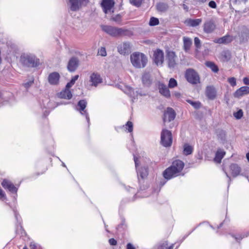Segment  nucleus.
Instances as JSON below:
<instances>
[{
  "instance_id": "f257e3e1",
  "label": "nucleus",
  "mask_w": 249,
  "mask_h": 249,
  "mask_svg": "<svg viewBox=\"0 0 249 249\" xmlns=\"http://www.w3.org/2000/svg\"><path fill=\"white\" fill-rule=\"evenodd\" d=\"M184 166L183 162L178 160H176L173 162L171 166L164 170L162 174L163 176L166 179H170L177 177L180 175Z\"/></svg>"
},
{
  "instance_id": "f03ea898",
  "label": "nucleus",
  "mask_w": 249,
  "mask_h": 249,
  "mask_svg": "<svg viewBox=\"0 0 249 249\" xmlns=\"http://www.w3.org/2000/svg\"><path fill=\"white\" fill-rule=\"evenodd\" d=\"M130 61L132 65L136 68H143L147 62V58L142 53L135 52L130 55Z\"/></svg>"
},
{
  "instance_id": "7ed1b4c3",
  "label": "nucleus",
  "mask_w": 249,
  "mask_h": 249,
  "mask_svg": "<svg viewBox=\"0 0 249 249\" xmlns=\"http://www.w3.org/2000/svg\"><path fill=\"white\" fill-rule=\"evenodd\" d=\"M20 61L24 65L28 67H36L39 65V59L34 54L23 53L20 56Z\"/></svg>"
},
{
  "instance_id": "20e7f679",
  "label": "nucleus",
  "mask_w": 249,
  "mask_h": 249,
  "mask_svg": "<svg viewBox=\"0 0 249 249\" xmlns=\"http://www.w3.org/2000/svg\"><path fill=\"white\" fill-rule=\"evenodd\" d=\"M102 30L112 36H118L124 34L125 31L120 28H117L109 25H101Z\"/></svg>"
},
{
  "instance_id": "39448f33",
  "label": "nucleus",
  "mask_w": 249,
  "mask_h": 249,
  "mask_svg": "<svg viewBox=\"0 0 249 249\" xmlns=\"http://www.w3.org/2000/svg\"><path fill=\"white\" fill-rule=\"evenodd\" d=\"M102 82L103 80L100 75L97 72H94L90 75L89 80L85 83V86L88 89L92 87H97Z\"/></svg>"
},
{
  "instance_id": "423d86ee",
  "label": "nucleus",
  "mask_w": 249,
  "mask_h": 249,
  "mask_svg": "<svg viewBox=\"0 0 249 249\" xmlns=\"http://www.w3.org/2000/svg\"><path fill=\"white\" fill-rule=\"evenodd\" d=\"M161 143L164 147L170 146L172 143V133L170 131L166 129H163L161 132Z\"/></svg>"
},
{
  "instance_id": "0eeeda50",
  "label": "nucleus",
  "mask_w": 249,
  "mask_h": 249,
  "mask_svg": "<svg viewBox=\"0 0 249 249\" xmlns=\"http://www.w3.org/2000/svg\"><path fill=\"white\" fill-rule=\"evenodd\" d=\"M231 173L233 178L239 175L245 177L249 182V175L247 172H241V167L236 163L231 164L230 166Z\"/></svg>"
},
{
  "instance_id": "6e6552de",
  "label": "nucleus",
  "mask_w": 249,
  "mask_h": 249,
  "mask_svg": "<svg viewBox=\"0 0 249 249\" xmlns=\"http://www.w3.org/2000/svg\"><path fill=\"white\" fill-rule=\"evenodd\" d=\"M185 78L188 82L192 84H196L199 82V77L197 73L191 69L186 70Z\"/></svg>"
},
{
  "instance_id": "1a4fd4ad",
  "label": "nucleus",
  "mask_w": 249,
  "mask_h": 249,
  "mask_svg": "<svg viewBox=\"0 0 249 249\" xmlns=\"http://www.w3.org/2000/svg\"><path fill=\"white\" fill-rule=\"evenodd\" d=\"M134 161L135 163V166L137 172L138 179H139L140 178H141L142 179L146 178L148 174L147 166L141 165L140 167H139L138 162V160L135 157H134Z\"/></svg>"
},
{
  "instance_id": "9d476101",
  "label": "nucleus",
  "mask_w": 249,
  "mask_h": 249,
  "mask_svg": "<svg viewBox=\"0 0 249 249\" xmlns=\"http://www.w3.org/2000/svg\"><path fill=\"white\" fill-rule=\"evenodd\" d=\"M89 0H69V7L72 11H77L82 6L87 5Z\"/></svg>"
},
{
  "instance_id": "9b49d317",
  "label": "nucleus",
  "mask_w": 249,
  "mask_h": 249,
  "mask_svg": "<svg viewBox=\"0 0 249 249\" xmlns=\"http://www.w3.org/2000/svg\"><path fill=\"white\" fill-rule=\"evenodd\" d=\"M87 105V103L85 100H80L77 105L79 108H77V109L79 111L82 115L85 116L87 122L89 123V117L87 110L85 109Z\"/></svg>"
},
{
  "instance_id": "f8f14e48",
  "label": "nucleus",
  "mask_w": 249,
  "mask_h": 249,
  "mask_svg": "<svg viewBox=\"0 0 249 249\" xmlns=\"http://www.w3.org/2000/svg\"><path fill=\"white\" fill-rule=\"evenodd\" d=\"M124 92L134 98L138 97V96H145L146 94L145 92L142 91L140 89H137L135 91L131 87L128 86L125 87Z\"/></svg>"
},
{
  "instance_id": "ddd939ff",
  "label": "nucleus",
  "mask_w": 249,
  "mask_h": 249,
  "mask_svg": "<svg viewBox=\"0 0 249 249\" xmlns=\"http://www.w3.org/2000/svg\"><path fill=\"white\" fill-rule=\"evenodd\" d=\"M114 5L113 0H103L101 3L102 7L105 14L113 12L112 9Z\"/></svg>"
},
{
  "instance_id": "4468645a",
  "label": "nucleus",
  "mask_w": 249,
  "mask_h": 249,
  "mask_svg": "<svg viewBox=\"0 0 249 249\" xmlns=\"http://www.w3.org/2000/svg\"><path fill=\"white\" fill-rule=\"evenodd\" d=\"M1 184L4 189L7 190L12 193H17L18 188L15 187L14 184L10 180L7 179H4Z\"/></svg>"
},
{
  "instance_id": "2eb2a0df",
  "label": "nucleus",
  "mask_w": 249,
  "mask_h": 249,
  "mask_svg": "<svg viewBox=\"0 0 249 249\" xmlns=\"http://www.w3.org/2000/svg\"><path fill=\"white\" fill-rule=\"evenodd\" d=\"M164 60V53L163 51L158 49L154 53V61L157 65H160Z\"/></svg>"
},
{
  "instance_id": "dca6fc26",
  "label": "nucleus",
  "mask_w": 249,
  "mask_h": 249,
  "mask_svg": "<svg viewBox=\"0 0 249 249\" xmlns=\"http://www.w3.org/2000/svg\"><path fill=\"white\" fill-rule=\"evenodd\" d=\"M216 25L213 20L206 21L203 25V30L205 33L210 34L214 31Z\"/></svg>"
},
{
  "instance_id": "f3484780",
  "label": "nucleus",
  "mask_w": 249,
  "mask_h": 249,
  "mask_svg": "<svg viewBox=\"0 0 249 249\" xmlns=\"http://www.w3.org/2000/svg\"><path fill=\"white\" fill-rule=\"evenodd\" d=\"M117 49L118 52L121 54H128L131 51L130 43L129 42L122 43L118 45Z\"/></svg>"
},
{
  "instance_id": "a211bd4d",
  "label": "nucleus",
  "mask_w": 249,
  "mask_h": 249,
  "mask_svg": "<svg viewBox=\"0 0 249 249\" xmlns=\"http://www.w3.org/2000/svg\"><path fill=\"white\" fill-rule=\"evenodd\" d=\"M167 60L168 67L170 68H173L176 65V55L173 51H168L167 53Z\"/></svg>"
},
{
  "instance_id": "6ab92c4d",
  "label": "nucleus",
  "mask_w": 249,
  "mask_h": 249,
  "mask_svg": "<svg viewBox=\"0 0 249 249\" xmlns=\"http://www.w3.org/2000/svg\"><path fill=\"white\" fill-rule=\"evenodd\" d=\"M176 116V113L175 111L170 107L167 108L164 114L163 121L164 122H171L173 120Z\"/></svg>"
},
{
  "instance_id": "aec40b11",
  "label": "nucleus",
  "mask_w": 249,
  "mask_h": 249,
  "mask_svg": "<svg viewBox=\"0 0 249 249\" xmlns=\"http://www.w3.org/2000/svg\"><path fill=\"white\" fill-rule=\"evenodd\" d=\"M60 79V75L57 72L51 73L48 78V82L52 85H56L58 84Z\"/></svg>"
},
{
  "instance_id": "412c9836",
  "label": "nucleus",
  "mask_w": 249,
  "mask_h": 249,
  "mask_svg": "<svg viewBox=\"0 0 249 249\" xmlns=\"http://www.w3.org/2000/svg\"><path fill=\"white\" fill-rule=\"evenodd\" d=\"M79 61L77 58L73 57L71 58L68 64V69L70 71H74L78 66Z\"/></svg>"
},
{
  "instance_id": "4be33fe9",
  "label": "nucleus",
  "mask_w": 249,
  "mask_h": 249,
  "mask_svg": "<svg viewBox=\"0 0 249 249\" xmlns=\"http://www.w3.org/2000/svg\"><path fill=\"white\" fill-rule=\"evenodd\" d=\"M249 93V87L243 86L238 89L234 93L235 97L239 98Z\"/></svg>"
},
{
  "instance_id": "5701e85b",
  "label": "nucleus",
  "mask_w": 249,
  "mask_h": 249,
  "mask_svg": "<svg viewBox=\"0 0 249 249\" xmlns=\"http://www.w3.org/2000/svg\"><path fill=\"white\" fill-rule=\"evenodd\" d=\"M206 95L211 100H213L216 95V91L213 86H208L206 89Z\"/></svg>"
},
{
  "instance_id": "b1692460",
  "label": "nucleus",
  "mask_w": 249,
  "mask_h": 249,
  "mask_svg": "<svg viewBox=\"0 0 249 249\" xmlns=\"http://www.w3.org/2000/svg\"><path fill=\"white\" fill-rule=\"evenodd\" d=\"M70 89L66 86L65 89L60 92L59 97L61 98L70 99L72 97V93Z\"/></svg>"
},
{
  "instance_id": "393cba45",
  "label": "nucleus",
  "mask_w": 249,
  "mask_h": 249,
  "mask_svg": "<svg viewBox=\"0 0 249 249\" xmlns=\"http://www.w3.org/2000/svg\"><path fill=\"white\" fill-rule=\"evenodd\" d=\"M159 90L160 94L165 97H169L170 96V93L169 89L163 84H160Z\"/></svg>"
},
{
  "instance_id": "a878e982",
  "label": "nucleus",
  "mask_w": 249,
  "mask_h": 249,
  "mask_svg": "<svg viewBox=\"0 0 249 249\" xmlns=\"http://www.w3.org/2000/svg\"><path fill=\"white\" fill-rule=\"evenodd\" d=\"M202 20L200 18L198 19H186L185 21V23L191 27H196L200 24Z\"/></svg>"
},
{
  "instance_id": "bb28decb",
  "label": "nucleus",
  "mask_w": 249,
  "mask_h": 249,
  "mask_svg": "<svg viewBox=\"0 0 249 249\" xmlns=\"http://www.w3.org/2000/svg\"><path fill=\"white\" fill-rule=\"evenodd\" d=\"M183 48L185 52H188L192 44V41L189 37L184 36L183 37Z\"/></svg>"
},
{
  "instance_id": "cd10ccee",
  "label": "nucleus",
  "mask_w": 249,
  "mask_h": 249,
  "mask_svg": "<svg viewBox=\"0 0 249 249\" xmlns=\"http://www.w3.org/2000/svg\"><path fill=\"white\" fill-rule=\"evenodd\" d=\"M225 155V152L224 151L221 150H218L214 159V161L217 163H220Z\"/></svg>"
},
{
  "instance_id": "c85d7f7f",
  "label": "nucleus",
  "mask_w": 249,
  "mask_h": 249,
  "mask_svg": "<svg viewBox=\"0 0 249 249\" xmlns=\"http://www.w3.org/2000/svg\"><path fill=\"white\" fill-rule=\"evenodd\" d=\"M249 36V31L245 29L243 32H241L239 35L240 42H245L247 41Z\"/></svg>"
},
{
  "instance_id": "c756f323",
  "label": "nucleus",
  "mask_w": 249,
  "mask_h": 249,
  "mask_svg": "<svg viewBox=\"0 0 249 249\" xmlns=\"http://www.w3.org/2000/svg\"><path fill=\"white\" fill-rule=\"evenodd\" d=\"M194 148L188 143H185L183 145V154L185 155H189L192 153Z\"/></svg>"
},
{
  "instance_id": "7c9ffc66",
  "label": "nucleus",
  "mask_w": 249,
  "mask_h": 249,
  "mask_svg": "<svg viewBox=\"0 0 249 249\" xmlns=\"http://www.w3.org/2000/svg\"><path fill=\"white\" fill-rule=\"evenodd\" d=\"M142 81L144 85L149 86L151 83L150 76L148 73H144L142 76Z\"/></svg>"
},
{
  "instance_id": "2f4dec72",
  "label": "nucleus",
  "mask_w": 249,
  "mask_h": 249,
  "mask_svg": "<svg viewBox=\"0 0 249 249\" xmlns=\"http://www.w3.org/2000/svg\"><path fill=\"white\" fill-rule=\"evenodd\" d=\"M168 8V6L166 3L160 2L157 4V10L161 12H164Z\"/></svg>"
},
{
  "instance_id": "473e14b6",
  "label": "nucleus",
  "mask_w": 249,
  "mask_h": 249,
  "mask_svg": "<svg viewBox=\"0 0 249 249\" xmlns=\"http://www.w3.org/2000/svg\"><path fill=\"white\" fill-rule=\"evenodd\" d=\"M121 128L124 129L125 130H127L128 132H132L133 129V123L130 121H128L125 125L120 127Z\"/></svg>"
},
{
  "instance_id": "72a5a7b5",
  "label": "nucleus",
  "mask_w": 249,
  "mask_h": 249,
  "mask_svg": "<svg viewBox=\"0 0 249 249\" xmlns=\"http://www.w3.org/2000/svg\"><path fill=\"white\" fill-rule=\"evenodd\" d=\"M231 57V53L229 51H224L221 54V59L223 61H229Z\"/></svg>"
},
{
  "instance_id": "f704fd0d",
  "label": "nucleus",
  "mask_w": 249,
  "mask_h": 249,
  "mask_svg": "<svg viewBox=\"0 0 249 249\" xmlns=\"http://www.w3.org/2000/svg\"><path fill=\"white\" fill-rule=\"evenodd\" d=\"M206 65L210 68L214 72H217L219 70L218 67L213 62L211 61L206 62Z\"/></svg>"
},
{
  "instance_id": "c9c22d12",
  "label": "nucleus",
  "mask_w": 249,
  "mask_h": 249,
  "mask_svg": "<svg viewBox=\"0 0 249 249\" xmlns=\"http://www.w3.org/2000/svg\"><path fill=\"white\" fill-rule=\"evenodd\" d=\"M231 40L230 36H225L217 39L215 42L217 43H227L230 42Z\"/></svg>"
},
{
  "instance_id": "e433bc0d",
  "label": "nucleus",
  "mask_w": 249,
  "mask_h": 249,
  "mask_svg": "<svg viewBox=\"0 0 249 249\" xmlns=\"http://www.w3.org/2000/svg\"><path fill=\"white\" fill-rule=\"evenodd\" d=\"M173 248H174V244H172L170 246L168 247L167 242L165 241L159 245L158 249H173Z\"/></svg>"
},
{
  "instance_id": "4c0bfd02",
  "label": "nucleus",
  "mask_w": 249,
  "mask_h": 249,
  "mask_svg": "<svg viewBox=\"0 0 249 249\" xmlns=\"http://www.w3.org/2000/svg\"><path fill=\"white\" fill-rule=\"evenodd\" d=\"M159 24V19L155 18V17H151L150 19L149 24L151 26H154L157 25Z\"/></svg>"
},
{
  "instance_id": "58836bf2",
  "label": "nucleus",
  "mask_w": 249,
  "mask_h": 249,
  "mask_svg": "<svg viewBox=\"0 0 249 249\" xmlns=\"http://www.w3.org/2000/svg\"><path fill=\"white\" fill-rule=\"evenodd\" d=\"M79 76L78 75H75L74 77L72 78L71 81L67 83L66 86L67 88H70L75 83V81L78 79Z\"/></svg>"
},
{
  "instance_id": "ea45409f",
  "label": "nucleus",
  "mask_w": 249,
  "mask_h": 249,
  "mask_svg": "<svg viewBox=\"0 0 249 249\" xmlns=\"http://www.w3.org/2000/svg\"><path fill=\"white\" fill-rule=\"evenodd\" d=\"M187 101L196 109L199 108L200 107V103L199 102H193L190 100H188Z\"/></svg>"
},
{
  "instance_id": "a19ab883",
  "label": "nucleus",
  "mask_w": 249,
  "mask_h": 249,
  "mask_svg": "<svg viewBox=\"0 0 249 249\" xmlns=\"http://www.w3.org/2000/svg\"><path fill=\"white\" fill-rule=\"evenodd\" d=\"M177 86V82L174 78H171L169 80L168 87L170 88H173Z\"/></svg>"
},
{
  "instance_id": "79ce46f5",
  "label": "nucleus",
  "mask_w": 249,
  "mask_h": 249,
  "mask_svg": "<svg viewBox=\"0 0 249 249\" xmlns=\"http://www.w3.org/2000/svg\"><path fill=\"white\" fill-rule=\"evenodd\" d=\"M142 2V0H130V3L137 7H139L141 6Z\"/></svg>"
},
{
  "instance_id": "37998d69",
  "label": "nucleus",
  "mask_w": 249,
  "mask_h": 249,
  "mask_svg": "<svg viewBox=\"0 0 249 249\" xmlns=\"http://www.w3.org/2000/svg\"><path fill=\"white\" fill-rule=\"evenodd\" d=\"M98 53L102 56H106L107 55L106 48L105 47H101L98 50Z\"/></svg>"
},
{
  "instance_id": "c03bdc74",
  "label": "nucleus",
  "mask_w": 249,
  "mask_h": 249,
  "mask_svg": "<svg viewBox=\"0 0 249 249\" xmlns=\"http://www.w3.org/2000/svg\"><path fill=\"white\" fill-rule=\"evenodd\" d=\"M243 111L241 109L239 110L236 112L234 113L233 115L234 117L237 119H240L243 116Z\"/></svg>"
},
{
  "instance_id": "a18cd8bd",
  "label": "nucleus",
  "mask_w": 249,
  "mask_h": 249,
  "mask_svg": "<svg viewBox=\"0 0 249 249\" xmlns=\"http://www.w3.org/2000/svg\"><path fill=\"white\" fill-rule=\"evenodd\" d=\"M229 84L232 86L234 87L236 85V80L234 77H230L228 79Z\"/></svg>"
},
{
  "instance_id": "49530a36",
  "label": "nucleus",
  "mask_w": 249,
  "mask_h": 249,
  "mask_svg": "<svg viewBox=\"0 0 249 249\" xmlns=\"http://www.w3.org/2000/svg\"><path fill=\"white\" fill-rule=\"evenodd\" d=\"M195 45L197 49H199L201 47L200 40L198 37H195L194 39Z\"/></svg>"
},
{
  "instance_id": "de8ad7c7",
  "label": "nucleus",
  "mask_w": 249,
  "mask_h": 249,
  "mask_svg": "<svg viewBox=\"0 0 249 249\" xmlns=\"http://www.w3.org/2000/svg\"><path fill=\"white\" fill-rule=\"evenodd\" d=\"M31 249H39L40 246L35 242H31L30 245Z\"/></svg>"
},
{
  "instance_id": "09e8293b",
  "label": "nucleus",
  "mask_w": 249,
  "mask_h": 249,
  "mask_svg": "<svg viewBox=\"0 0 249 249\" xmlns=\"http://www.w3.org/2000/svg\"><path fill=\"white\" fill-rule=\"evenodd\" d=\"M121 17L120 15H117L112 18V19L116 22H120L121 21Z\"/></svg>"
},
{
  "instance_id": "8fccbe9b",
  "label": "nucleus",
  "mask_w": 249,
  "mask_h": 249,
  "mask_svg": "<svg viewBox=\"0 0 249 249\" xmlns=\"http://www.w3.org/2000/svg\"><path fill=\"white\" fill-rule=\"evenodd\" d=\"M209 6L212 8H216V4L215 1L212 0L209 2Z\"/></svg>"
},
{
  "instance_id": "3c124183",
  "label": "nucleus",
  "mask_w": 249,
  "mask_h": 249,
  "mask_svg": "<svg viewBox=\"0 0 249 249\" xmlns=\"http://www.w3.org/2000/svg\"><path fill=\"white\" fill-rule=\"evenodd\" d=\"M233 237H234V238L235 239V240L237 241H239L240 240L242 239L244 237H245V235H237L236 236H233Z\"/></svg>"
},
{
  "instance_id": "603ef678",
  "label": "nucleus",
  "mask_w": 249,
  "mask_h": 249,
  "mask_svg": "<svg viewBox=\"0 0 249 249\" xmlns=\"http://www.w3.org/2000/svg\"><path fill=\"white\" fill-rule=\"evenodd\" d=\"M109 243L111 245L115 246L117 244V241L114 238H111L109 240Z\"/></svg>"
},
{
  "instance_id": "864d4df0",
  "label": "nucleus",
  "mask_w": 249,
  "mask_h": 249,
  "mask_svg": "<svg viewBox=\"0 0 249 249\" xmlns=\"http://www.w3.org/2000/svg\"><path fill=\"white\" fill-rule=\"evenodd\" d=\"M33 83V81L32 80V81H30L27 83H25L24 84V86L25 87V88H26V89L28 88L29 87H30L31 86V85H32V84Z\"/></svg>"
},
{
  "instance_id": "5fc2aeb1",
  "label": "nucleus",
  "mask_w": 249,
  "mask_h": 249,
  "mask_svg": "<svg viewBox=\"0 0 249 249\" xmlns=\"http://www.w3.org/2000/svg\"><path fill=\"white\" fill-rule=\"evenodd\" d=\"M243 81L244 84L247 85H249V78L244 77L243 78Z\"/></svg>"
},
{
  "instance_id": "6e6d98bb",
  "label": "nucleus",
  "mask_w": 249,
  "mask_h": 249,
  "mask_svg": "<svg viewBox=\"0 0 249 249\" xmlns=\"http://www.w3.org/2000/svg\"><path fill=\"white\" fill-rule=\"evenodd\" d=\"M126 249H135V248L132 244L128 243L126 245Z\"/></svg>"
},
{
  "instance_id": "4d7b16f0",
  "label": "nucleus",
  "mask_w": 249,
  "mask_h": 249,
  "mask_svg": "<svg viewBox=\"0 0 249 249\" xmlns=\"http://www.w3.org/2000/svg\"><path fill=\"white\" fill-rule=\"evenodd\" d=\"M176 97H178V98H179L181 96V94L179 92H175L174 93Z\"/></svg>"
},
{
  "instance_id": "13d9d810",
  "label": "nucleus",
  "mask_w": 249,
  "mask_h": 249,
  "mask_svg": "<svg viewBox=\"0 0 249 249\" xmlns=\"http://www.w3.org/2000/svg\"><path fill=\"white\" fill-rule=\"evenodd\" d=\"M225 174H226V175L227 177L229 178V181H229V184H230V182H231V178H230V177L228 175V174H227V172H225Z\"/></svg>"
},
{
  "instance_id": "bf43d9fd",
  "label": "nucleus",
  "mask_w": 249,
  "mask_h": 249,
  "mask_svg": "<svg viewBox=\"0 0 249 249\" xmlns=\"http://www.w3.org/2000/svg\"><path fill=\"white\" fill-rule=\"evenodd\" d=\"M246 157H247V159L248 161L249 162V153H248L247 154Z\"/></svg>"
},
{
  "instance_id": "052dcab7",
  "label": "nucleus",
  "mask_w": 249,
  "mask_h": 249,
  "mask_svg": "<svg viewBox=\"0 0 249 249\" xmlns=\"http://www.w3.org/2000/svg\"><path fill=\"white\" fill-rule=\"evenodd\" d=\"M62 165L63 167H66V166L65 164L63 162H62Z\"/></svg>"
},
{
  "instance_id": "680f3d73",
  "label": "nucleus",
  "mask_w": 249,
  "mask_h": 249,
  "mask_svg": "<svg viewBox=\"0 0 249 249\" xmlns=\"http://www.w3.org/2000/svg\"><path fill=\"white\" fill-rule=\"evenodd\" d=\"M130 189L131 190V191H133V193H135V189L134 188H130Z\"/></svg>"
},
{
  "instance_id": "e2e57ef3",
  "label": "nucleus",
  "mask_w": 249,
  "mask_h": 249,
  "mask_svg": "<svg viewBox=\"0 0 249 249\" xmlns=\"http://www.w3.org/2000/svg\"><path fill=\"white\" fill-rule=\"evenodd\" d=\"M241 0L245 3H246L248 1V0Z\"/></svg>"
},
{
  "instance_id": "0e129e2a",
  "label": "nucleus",
  "mask_w": 249,
  "mask_h": 249,
  "mask_svg": "<svg viewBox=\"0 0 249 249\" xmlns=\"http://www.w3.org/2000/svg\"><path fill=\"white\" fill-rule=\"evenodd\" d=\"M222 223H221L219 225V226L218 227V228L221 227L222 226Z\"/></svg>"
},
{
  "instance_id": "69168bd1",
  "label": "nucleus",
  "mask_w": 249,
  "mask_h": 249,
  "mask_svg": "<svg viewBox=\"0 0 249 249\" xmlns=\"http://www.w3.org/2000/svg\"><path fill=\"white\" fill-rule=\"evenodd\" d=\"M15 217L18 219V216H17V214H15Z\"/></svg>"
},
{
  "instance_id": "338daca9",
  "label": "nucleus",
  "mask_w": 249,
  "mask_h": 249,
  "mask_svg": "<svg viewBox=\"0 0 249 249\" xmlns=\"http://www.w3.org/2000/svg\"><path fill=\"white\" fill-rule=\"evenodd\" d=\"M23 249H27L26 247H24L23 248Z\"/></svg>"
}]
</instances>
